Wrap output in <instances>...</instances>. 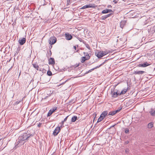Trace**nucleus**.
<instances>
[{"label":"nucleus","mask_w":155,"mask_h":155,"mask_svg":"<svg viewBox=\"0 0 155 155\" xmlns=\"http://www.w3.org/2000/svg\"><path fill=\"white\" fill-rule=\"evenodd\" d=\"M37 70L41 71V68H39V67L37 69Z\"/></svg>","instance_id":"obj_44"},{"label":"nucleus","mask_w":155,"mask_h":155,"mask_svg":"<svg viewBox=\"0 0 155 155\" xmlns=\"http://www.w3.org/2000/svg\"><path fill=\"white\" fill-rule=\"evenodd\" d=\"M127 91V89H123L120 93L119 92V95H120L125 94Z\"/></svg>","instance_id":"obj_19"},{"label":"nucleus","mask_w":155,"mask_h":155,"mask_svg":"<svg viewBox=\"0 0 155 155\" xmlns=\"http://www.w3.org/2000/svg\"><path fill=\"white\" fill-rule=\"evenodd\" d=\"M79 50H77L76 51H75L74 52H78L79 51Z\"/></svg>","instance_id":"obj_49"},{"label":"nucleus","mask_w":155,"mask_h":155,"mask_svg":"<svg viewBox=\"0 0 155 155\" xmlns=\"http://www.w3.org/2000/svg\"><path fill=\"white\" fill-rule=\"evenodd\" d=\"M20 101H17L15 102V104H18L20 102Z\"/></svg>","instance_id":"obj_42"},{"label":"nucleus","mask_w":155,"mask_h":155,"mask_svg":"<svg viewBox=\"0 0 155 155\" xmlns=\"http://www.w3.org/2000/svg\"><path fill=\"white\" fill-rule=\"evenodd\" d=\"M126 143L127 144V143H128V142H126Z\"/></svg>","instance_id":"obj_52"},{"label":"nucleus","mask_w":155,"mask_h":155,"mask_svg":"<svg viewBox=\"0 0 155 155\" xmlns=\"http://www.w3.org/2000/svg\"><path fill=\"white\" fill-rule=\"evenodd\" d=\"M75 37L81 42H83V43H85V41L83 39H82L81 38H79V37H77L76 35Z\"/></svg>","instance_id":"obj_25"},{"label":"nucleus","mask_w":155,"mask_h":155,"mask_svg":"<svg viewBox=\"0 0 155 155\" xmlns=\"http://www.w3.org/2000/svg\"><path fill=\"white\" fill-rule=\"evenodd\" d=\"M94 6H93L91 4H90L88 5H86L82 7L80 9H84L86 8H93L94 7Z\"/></svg>","instance_id":"obj_12"},{"label":"nucleus","mask_w":155,"mask_h":155,"mask_svg":"<svg viewBox=\"0 0 155 155\" xmlns=\"http://www.w3.org/2000/svg\"><path fill=\"white\" fill-rule=\"evenodd\" d=\"M74 49H75V50H76V46H74Z\"/></svg>","instance_id":"obj_46"},{"label":"nucleus","mask_w":155,"mask_h":155,"mask_svg":"<svg viewBox=\"0 0 155 155\" xmlns=\"http://www.w3.org/2000/svg\"><path fill=\"white\" fill-rule=\"evenodd\" d=\"M68 117V116H67V117H66L64 119V120L63 121V122H65V121H66V120H67V119Z\"/></svg>","instance_id":"obj_38"},{"label":"nucleus","mask_w":155,"mask_h":155,"mask_svg":"<svg viewBox=\"0 0 155 155\" xmlns=\"http://www.w3.org/2000/svg\"><path fill=\"white\" fill-rule=\"evenodd\" d=\"M103 119L102 117V116H100V117L98 118L97 123H98L101 121Z\"/></svg>","instance_id":"obj_27"},{"label":"nucleus","mask_w":155,"mask_h":155,"mask_svg":"<svg viewBox=\"0 0 155 155\" xmlns=\"http://www.w3.org/2000/svg\"><path fill=\"white\" fill-rule=\"evenodd\" d=\"M47 4V3H45V2L43 4V5H45Z\"/></svg>","instance_id":"obj_47"},{"label":"nucleus","mask_w":155,"mask_h":155,"mask_svg":"<svg viewBox=\"0 0 155 155\" xmlns=\"http://www.w3.org/2000/svg\"><path fill=\"white\" fill-rule=\"evenodd\" d=\"M32 65L33 67L36 69L39 67L36 64H33Z\"/></svg>","instance_id":"obj_28"},{"label":"nucleus","mask_w":155,"mask_h":155,"mask_svg":"<svg viewBox=\"0 0 155 155\" xmlns=\"http://www.w3.org/2000/svg\"><path fill=\"white\" fill-rule=\"evenodd\" d=\"M110 12H113V11L111 10V9H106L102 11V14H106Z\"/></svg>","instance_id":"obj_16"},{"label":"nucleus","mask_w":155,"mask_h":155,"mask_svg":"<svg viewBox=\"0 0 155 155\" xmlns=\"http://www.w3.org/2000/svg\"><path fill=\"white\" fill-rule=\"evenodd\" d=\"M65 36L66 37V39L68 40H71L72 38V37L71 35L68 33L65 34Z\"/></svg>","instance_id":"obj_7"},{"label":"nucleus","mask_w":155,"mask_h":155,"mask_svg":"<svg viewBox=\"0 0 155 155\" xmlns=\"http://www.w3.org/2000/svg\"><path fill=\"white\" fill-rule=\"evenodd\" d=\"M96 115H97V114H96L95 113L93 114V116H95V117H94V120H93V121H94V120H95V117H96Z\"/></svg>","instance_id":"obj_39"},{"label":"nucleus","mask_w":155,"mask_h":155,"mask_svg":"<svg viewBox=\"0 0 155 155\" xmlns=\"http://www.w3.org/2000/svg\"><path fill=\"white\" fill-rule=\"evenodd\" d=\"M64 123V122H63V121H62L61 123V126L60 127L61 128L62 126L63 125Z\"/></svg>","instance_id":"obj_43"},{"label":"nucleus","mask_w":155,"mask_h":155,"mask_svg":"<svg viewBox=\"0 0 155 155\" xmlns=\"http://www.w3.org/2000/svg\"><path fill=\"white\" fill-rule=\"evenodd\" d=\"M113 2L114 3V4H116L117 2V1L114 0L113 1Z\"/></svg>","instance_id":"obj_41"},{"label":"nucleus","mask_w":155,"mask_h":155,"mask_svg":"<svg viewBox=\"0 0 155 155\" xmlns=\"http://www.w3.org/2000/svg\"><path fill=\"white\" fill-rule=\"evenodd\" d=\"M119 92L118 91L114 89L113 91L111 90V95L112 97L113 98H115L117 97L118 95H119Z\"/></svg>","instance_id":"obj_2"},{"label":"nucleus","mask_w":155,"mask_h":155,"mask_svg":"<svg viewBox=\"0 0 155 155\" xmlns=\"http://www.w3.org/2000/svg\"><path fill=\"white\" fill-rule=\"evenodd\" d=\"M144 73H145V71H134L133 74H134L140 75Z\"/></svg>","instance_id":"obj_10"},{"label":"nucleus","mask_w":155,"mask_h":155,"mask_svg":"<svg viewBox=\"0 0 155 155\" xmlns=\"http://www.w3.org/2000/svg\"><path fill=\"white\" fill-rule=\"evenodd\" d=\"M126 21L125 20L122 21L120 22V27L123 28L125 25L126 24Z\"/></svg>","instance_id":"obj_17"},{"label":"nucleus","mask_w":155,"mask_h":155,"mask_svg":"<svg viewBox=\"0 0 155 155\" xmlns=\"http://www.w3.org/2000/svg\"><path fill=\"white\" fill-rule=\"evenodd\" d=\"M117 113V111H114L111 112H110L109 113L108 115H113Z\"/></svg>","instance_id":"obj_24"},{"label":"nucleus","mask_w":155,"mask_h":155,"mask_svg":"<svg viewBox=\"0 0 155 155\" xmlns=\"http://www.w3.org/2000/svg\"><path fill=\"white\" fill-rule=\"evenodd\" d=\"M41 123H39L38 125V127H40L41 126Z\"/></svg>","instance_id":"obj_40"},{"label":"nucleus","mask_w":155,"mask_h":155,"mask_svg":"<svg viewBox=\"0 0 155 155\" xmlns=\"http://www.w3.org/2000/svg\"><path fill=\"white\" fill-rule=\"evenodd\" d=\"M57 39L54 37H52L49 39V44L51 45H53L56 42Z\"/></svg>","instance_id":"obj_4"},{"label":"nucleus","mask_w":155,"mask_h":155,"mask_svg":"<svg viewBox=\"0 0 155 155\" xmlns=\"http://www.w3.org/2000/svg\"><path fill=\"white\" fill-rule=\"evenodd\" d=\"M61 129L60 127H56L53 132V135L54 136H56L60 131Z\"/></svg>","instance_id":"obj_3"},{"label":"nucleus","mask_w":155,"mask_h":155,"mask_svg":"<svg viewBox=\"0 0 155 155\" xmlns=\"http://www.w3.org/2000/svg\"><path fill=\"white\" fill-rule=\"evenodd\" d=\"M113 14L112 13H110L101 17V19L102 20H104L108 17L110 16Z\"/></svg>","instance_id":"obj_14"},{"label":"nucleus","mask_w":155,"mask_h":155,"mask_svg":"<svg viewBox=\"0 0 155 155\" xmlns=\"http://www.w3.org/2000/svg\"><path fill=\"white\" fill-rule=\"evenodd\" d=\"M57 109V107L50 109L48 114V116H49L51 115Z\"/></svg>","instance_id":"obj_9"},{"label":"nucleus","mask_w":155,"mask_h":155,"mask_svg":"<svg viewBox=\"0 0 155 155\" xmlns=\"http://www.w3.org/2000/svg\"><path fill=\"white\" fill-rule=\"evenodd\" d=\"M150 34H153L155 32V26L153 28V31H151V28H150V30L149 31Z\"/></svg>","instance_id":"obj_22"},{"label":"nucleus","mask_w":155,"mask_h":155,"mask_svg":"<svg viewBox=\"0 0 155 155\" xmlns=\"http://www.w3.org/2000/svg\"><path fill=\"white\" fill-rule=\"evenodd\" d=\"M95 55L99 58H101L103 56L102 51H100L97 53H96Z\"/></svg>","instance_id":"obj_13"},{"label":"nucleus","mask_w":155,"mask_h":155,"mask_svg":"<svg viewBox=\"0 0 155 155\" xmlns=\"http://www.w3.org/2000/svg\"><path fill=\"white\" fill-rule=\"evenodd\" d=\"M88 60V59H87V58L85 57H82L81 58V63H84V62L87 60Z\"/></svg>","instance_id":"obj_23"},{"label":"nucleus","mask_w":155,"mask_h":155,"mask_svg":"<svg viewBox=\"0 0 155 155\" xmlns=\"http://www.w3.org/2000/svg\"><path fill=\"white\" fill-rule=\"evenodd\" d=\"M149 113L152 116H154L155 115V111L153 109H151L149 111Z\"/></svg>","instance_id":"obj_18"},{"label":"nucleus","mask_w":155,"mask_h":155,"mask_svg":"<svg viewBox=\"0 0 155 155\" xmlns=\"http://www.w3.org/2000/svg\"><path fill=\"white\" fill-rule=\"evenodd\" d=\"M89 73V72H88V71H86L85 73V74H87L88 73Z\"/></svg>","instance_id":"obj_48"},{"label":"nucleus","mask_w":155,"mask_h":155,"mask_svg":"<svg viewBox=\"0 0 155 155\" xmlns=\"http://www.w3.org/2000/svg\"><path fill=\"white\" fill-rule=\"evenodd\" d=\"M86 47L89 50H90L91 49V48L90 47V46L89 45L87 44L86 42L85 41V43H84Z\"/></svg>","instance_id":"obj_29"},{"label":"nucleus","mask_w":155,"mask_h":155,"mask_svg":"<svg viewBox=\"0 0 155 155\" xmlns=\"http://www.w3.org/2000/svg\"><path fill=\"white\" fill-rule=\"evenodd\" d=\"M128 151H129L128 149H127L126 150L125 152L126 153H127L128 152Z\"/></svg>","instance_id":"obj_45"},{"label":"nucleus","mask_w":155,"mask_h":155,"mask_svg":"<svg viewBox=\"0 0 155 155\" xmlns=\"http://www.w3.org/2000/svg\"><path fill=\"white\" fill-rule=\"evenodd\" d=\"M26 38H20L18 40V42L21 45H23L25 42Z\"/></svg>","instance_id":"obj_6"},{"label":"nucleus","mask_w":155,"mask_h":155,"mask_svg":"<svg viewBox=\"0 0 155 155\" xmlns=\"http://www.w3.org/2000/svg\"><path fill=\"white\" fill-rule=\"evenodd\" d=\"M54 69L56 70H58L59 72L61 71V69H59L58 68L57 66H56V67L54 68Z\"/></svg>","instance_id":"obj_33"},{"label":"nucleus","mask_w":155,"mask_h":155,"mask_svg":"<svg viewBox=\"0 0 155 155\" xmlns=\"http://www.w3.org/2000/svg\"><path fill=\"white\" fill-rule=\"evenodd\" d=\"M48 55H47V57L48 58L49 57V56H51V55L52 53L51 50H50L49 52V53L48 52Z\"/></svg>","instance_id":"obj_34"},{"label":"nucleus","mask_w":155,"mask_h":155,"mask_svg":"<svg viewBox=\"0 0 155 155\" xmlns=\"http://www.w3.org/2000/svg\"><path fill=\"white\" fill-rule=\"evenodd\" d=\"M115 125V124L113 125V126H111L110 127H114Z\"/></svg>","instance_id":"obj_50"},{"label":"nucleus","mask_w":155,"mask_h":155,"mask_svg":"<svg viewBox=\"0 0 155 155\" xmlns=\"http://www.w3.org/2000/svg\"><path fill=\"white\" fill-rule=\"evenodd\" d=\"M93 63H91V62H89L86 63L85 64L86 65V66L87 65H91V64H93Z\"/></svg>","instance_id":"obj_36"},{"label":"nucleus","mask_w":155,"mask_h":155,"mask_svg":"<svg viewBox=\"0 0 155 155\" xmlns=\"http://www.w3.org/2000/svg\"><path fill=\"white\" fill-rule=\"evenodd\" d=\"M49 64L51 65L54 64H55V61L54 58H50L49 60Z\"/></svg>","instance_id":"obj_15"},{"label":"nucleus","mask_w":155,"mask_h":155,"mask_svg":"<svg viewBox=\"0 0 155 155\" xmlns=\"http://www.w3.org/2000/svg\"><path fill=\"white\" fill-rule=\"evenodd\" d=\"M107 60H106L104 62H103V63H102V64H101L100 65H99V66H97L96 67H95V68H92V69H90V70H89L88 71V72H89V73H90L91 71H93V70H94V69H96L97 68H99V67H100L101 66L103 65V64H104L105 63V62H106V61Z\"/></svg>","instance_id":"obj_8"},{"label":"nucleus","mask_w":155,"mask_h":155,"mask_svg":"<svg viewBox=\"0 0 155 155\" xmlns=\"http://www.w3.org/2000/svg\"><path fill=\"white\" fill-rule=\"evenodd\" d=\"M48 97V96H47L46 97H45V99L46 98Z\"/></svg>","instance_id":"obj_51"},{"label":"nucleus","mask_w":155,"mask_h":155,"mask_svg":"<svg viewBox=\"0 0 155 155\" xmlns=\"http://www.w3.org/2000/svg\"><path fill=\"white\" fill-rule=\"evenodd\" d=\"M129 130L128 128H126L125 129V133L126 134L128 133L129 132Z\"/></svg>","instance_id":"obj_35"},{"label":"nucleus","mask_w":155,"mask_h":155,"mask_svg":"<svg viewBox=\"0 0 155 155\" xmlns=\"http://www.w3.org/2000/svg\"><path fill=\"white\" fill-rule=\"evenodd\" d=\"M83 53L85 55L84 57H85L87 58V59H89L90 58V56L88 53L84 52Z\"/></svg>","instance_id":"obj_21"},{"label":"nucleus","mask_w":155,"mask_h":155,"mask_svg":"<svg viewBox=\"0 0 155 155\" xmlns=\"http://www.w3.org/2000/svg\"><path fill=\"white\" fill-rule=\"evenodd\" d=\"M77 117L75 116H74L71 118V121L72 122H75L77 120Z\"/></svg>","instance_id":"obj_20"},{"label":"nucleus","mask_w":155,"mask_h":155,"mask_svg":"<svg viewBox=\"0 0 155 155\" xmlns=\"http://www.w3.org/2000/svg\"><path fill=\"white\" fill-rule=\"evenodd\" d=\"M108 113V112L106 110L104 111L101 114L100 116H102V117L104 119V118L107 115Z\"/></svg>","instance_id":"obj_11"},{"label":"nucleus","mask_w":155,"mask_h":155,"mask_svg":"<svg viewBox=\"0 0 155 155\" xmlns=\"http://www.w3.org/2000/svg\"><path fill=\"white\" fill-rule=\"evenodd\" d=\"M47 74L49 76H51L52 75L51 72L50 70H48L47 72Z\"/></svg>","instance_id":"obj_30"},{"label":"nucleus","mask_w":155,"mask_h":155,"mask_svg":"<svg viewBox=\"0 0 155 155\" xmlns=\"http://www.w3.org/2000/svg\"><path fill=\"white\" fill-rule=\"evenodd\" d=\"M33 135L31 134V132L30 130H28L26 132L24 133L21 134L18 137V140L16 143H15V146L14 147L15 149L18 147V145L20 143H23L24 144L25 142V140H28V138L31 137H33Z\"/></svg>","instance_id":"obj_1"},{"label":"nucleus","mask_w":155,"mask_h":155,"mask_svg":"<svg viewBox=\"0 0 155 155\" xmlns=\"http://www.w3.org/2000/svg\"><path fill=\"white\" fill-rule=\"evenodd\" d=\"M122 109V107H121V106H120V107H119L118 109H117V110H116L115 111H117V113L120 110H121V109Z\"/></svg>","instance_id":"obj_31"},{"label":"nucleus","mask_w":155,"mask_h":155,"mask_svg":"<svg viewBox=\"0 0 155 155\" xmlns=\"http://www.w3.org/2000/svg\"><path fill=\"white\" fill-rule=\"evenodd\" d=\"M150 64H149L147 62H145L142 64H139L137 66L139 67L144 68L150 65Z\"/></svg>","instance_id":"obj_5"},{"label":"nucleus","mask_w":155,"mask_h":155,"mask_svg":"<svg viewBox=\"0 0 155 155\" xmlns=\"http://www.w3.org/2000/svg\"><path fill=\"white\" fill-rule=\"evenodd\" d=\"M71 0H67V5H69L71 3L70 2Z\"/></svg>","instance_id":"obj_37"},{"label":"nucleus","mask_w":155,"mask_h":155,"mask_svg":"<svg viewBox=\"0 0 155 155\" xmlns=\"http://www.w3.org/2000/svg\"><path fill=\"white\" fill-rule=\"evenodd\" d=\"M102 52L103 56L106 55L108 53V52H107V51H102Z\"/></svg>","instance_id":"obj_32"},{"label":"nucleus","mask_w":155,"mask_h":155,"mask_svg":"<svg viewBox=\"0 0 155 155\" xmlns=\"http://www.w3.org/2000/svg\"><path fill=\"white\" fill-rule=\"evenodd\" d=\"M153 127V122H150L148 124L147 127L149 128H151Z\"/></svg>","instance_id":"obj_26"}]
</instances>
